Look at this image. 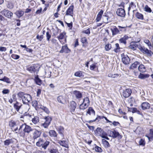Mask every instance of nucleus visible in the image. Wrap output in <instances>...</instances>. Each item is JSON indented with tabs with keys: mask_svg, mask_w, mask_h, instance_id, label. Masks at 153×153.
Here are the masks:
<instances>
[{
	"mask_svg": "<svg viewBox=\"0 0 153 153\" xmlns=\"http://www.w3.org/2000/svg\"><path fill=\"white\" fill-rule=\"evenodd\" d=\"M76 103L74 101H71L69 103V107L71 112L74 111L76 107Z\"/></svg>",
	"mask_w": 153,
	"mask_h": 153,
	"instance_id": "15",
	"label": "nucleus"
},
{
	"mask_svg": "<svg viewBox=\"0 0 153 153\" xmlns=\"http://www.w3.org/2000/svg\"><path fill=\"white\" fill-rule=\"evenodd\" d=\"M151 51L150 50H148L147 48L145 49V51L144 53L146 54L148 56H151Z\"/></svg>",
	"mask_w": 153,
	"mask_h": 153,
	"instance_id": "43",
	"label": "nucleus"
},
{
	"mask_svg": "<svg viewBox=\"0 0 153 153\" xmlns=\"http://www.w3.org/2000/svg\"><path fill=\"white\" fill-rule=\"evenodd\" d=\"M32 131L33 129L30 126L24 124L20 126L18 130V134L20 137H24L25 133L28 134Z\"/></svg>",
	"mask_w": 153,
	"mask_h": 153,
	"instance_id": "1",
	"label": "nucleus"
},
{
	"mask_svg": "<svg viewBox=\"0 0 153 153\" xmlns=\"http://www.w3.org/2000/svg\"><path fill=\"white\" fill-rule=\"evenodd\" d=\"M88 106L86 105V104L82 103L79 105V107L80 109L84 110L86 109Z\"/></svg>",
	"mask_w": 153,
	"mask_h": 153,
	"instance_id": "36",
	"label": "nucleus"
},
{
	"mask_svg": "<svg viewBox=\"0 0 153 153\" xmlns=\"http://www.w3.org/2000/svg\"><path fill=\"white\" fill-rule=\"evenodd\" d=\"M22 100L23 104L28 105V103L32 100V97L28 94H25Z\"/></svg>",
	"mask_w": 153,
	"mask_h": 153,
	"instance_id": "5",
	"label": "nucleus"
},
{
	"mask_svg": "<svg viewBox=\"0 0 153 153\" xmlns=\"http://www.w3.org/2000/svg\"><path fill=\"white\" fill-rule=\"evenodd\" d=\"M119 135V133L115 130L110 131V136L113 138H116Z\"/></svg>",
	"mask_w": 153,
	"mask_h": 153,
	"instance_id": "22",
	"label": "nucleus"
},
{
	"mask_svg": "<svg viewBox=\"0 0 153 153\" xmlns=\"http://www.w3.org/2000/svg\"><path fill=\"white\" fill-rule=\"evenodd\" d=\"M0 80L6 82L7 83H11V81L10 79L7 77H4L3 78H0Z\"/></svg>",
	"mask_w": 153,
	"mask_h": 153,
	"instance_id": "41",
	"label": "nucleus"
},
{
	"mask_svg": "<svg viewBox=\"0 0 153 153\" xmlns=\"http://www.w3.org/2000/svg\"><path fill=\"white\" fill-rule=\"evenodd\" d=\"M103 11L102 10H101L99 12L96 19L97 22H98L102 18V16L103 14Z\"/></svg>",
	"mask_w": 153,
	"mask_h": 153,
	"instance_id": "27",
	"label": "nucleus"
},
{
	"mask_svg": "<svg viewBox=\"0 0 153 153\" xmlns=\"http://www.w3.org/2000/svg\"><path fill=\"white\" fill-rule=\"evenodd\" d=\"M133 6H134L135 7L136 6L134 4V2H131L130 3L129 6L128 7V14H129V11L130 10L131 7Z\"/></svg>",
	"mask_w": 153,
	"mask_h": 153,
	"instance_id": "57",
	"label": "nucleus"
},
{
	"mask_svg": "<svg viewBox=\"0 0 153 153\" xmlns=\"http://www.w3.org/2000/svg\"><path fill=\"white\" fill-rule=\"evenodd\" d=\"M139 144L140 145L144 146L145 144L144 140L143 139H141L139 142Z\"/></svg>",
	"mask_w": 153,
	"mask_h": 153,
	"instance_id": "51",
	"label": "nucleus"
},
{
	"mask_svg": "<svg viewBox=\"0 0 153 153\" xmlns=\"http://www.w3.org/2000/svg\"><path fill=\"white\" fill-rule=\"evenodd\" d=\"M48 150L50 153H59L58 149L53 145H51L49 147Z\"/></svg>",
	"mask_w": 153,
	"mask_h": 153,
	"instance_id": "17",
	"label": "nucleus"
},
{
	"mask_svg": "<svg viewBox=\"0 0 153 153\" xmlns=\"http://www.w3.org/2000/svg\"><path fill=\"white\" fill-rule=\"evenodd\" d=\"M111 48V44H107L105 46V50L106 51H109Z\"/></svg>",
	"mask_w": 153,
	"mask_h": 153,
	"instance_id": "46",
	"label": "nucleus"
},
{
	"mask_svg": "<svg viewBox=\"0 0 153 153\" xmlns=\"http://www.w3.org/2000/svg\"><path fill=\"white\" fill-rule=\"evenodd\" d=\"M49 135L51 137H57V133L54 130H50L49 131Z\"/></svg>",
	"mask_w": 153,
	"mask_h": 153,
	"instance_id": "32",
	"label": "nucleus"
},
{
	"mask_svg": "<svg viewBox=\"0 0 153 153\" xmlns=\"http://www.w3.org/2000/svg\"><path fill=\"white\" fill-rule=\"evenodd\" d=\"M38 102L36 100H33L32 102V106L36 108L37 106Z\"/></svg>",
	"mask_w": 153,
	"mask_h": 153,
	"instance_id": "53",
	"label": "nucleus"
},
{
	"mask_svg": "<svg viewBox=\"0 0 153 153\" xmlns=\"http://www.w3.org/2000/svg\"><path fill=\"white\" fill-rule=\"evenodd\" d=\"M16 140L14 138L7 139L4 141V145L5 146H8L10 144L15 142Z\"/></svg>",
	"mask_w": 153,
	"mask_h": 153,
	"instance_id": "18",
	"label": "nucleus"
},
{
	"mask_svg": "<svg viewBox=\"0 0 153 153\" xmlns=\"http://www.w3.org/2000/svg\"><path fill=\"white\" fill-rule=\"evenodd\" d=\"M46 36L47 40L49 41V40L50 39L51 37V34H49V32L48 31H47L46 32Z\"/></svg>",
	"mask_w": 153,
	"mask_h": 153,
	"instance_id": "60",
	"label": "nucleus"
},
{
	"mask_svg": "<svg viewBox=\"0 0 153 153\" xmlns=\"http://www.w3.org/2000/svg\"><path fill=\"white\" fill-rule=\"evenodd\" d=\"M144 9L145 11L148 13H151L152 11L150 8L147 5L145 6Z\"/></svg>",
	"mask_w": 153,
	"mask_h": 153,
	"instance_id": "45",
	"label": "nucleus"
},
{
	"mask_svg": "<svg viewBox=\"0 0 153 153\" xmlns=\"http://www.w3.org/2000/svg\"><path fill=\"white\" fill-rule=\"evenodd\" d=\"M95 150L96 152H101L102 151V149L100 147L98 146H96L95 148Z\"/></svg>",
	"mask_w": 153,
	"mask_h": 153,
	"instance_id": "58",
	"label": "nucleus"
},
{
	"mask_svg": "<svg viewBox=\"0 0 153 153\" xmlns=\"http://www.w3.org/2000/svg\"><path fill=\"white\" fill-rule=\"evenodd\" d=\"M24 11L21 9H19L16 11L15 13V14L16 15L18 18H20L24 15Z\"/></svg>",
	"mask_w": 153,
	"mask_h": 153,
	"instance_id": "25",
	"label": "nucleus"
},
{
	"mask_svg": "<svg viewBox=\"0 0 153 153\" xmlns=\"http://www.w3.org/2000/svg\"><path fill=\"white\" fill-rule=\"evenodd\" d=\"M128 47L129 48L133 50H136L137 48L136 44L134 42H132Z\"/></svg>",
	"mask_w": 153,
	"mask_h": 153,
	"instance_id": "30",
	"label": "nucleus"
},
{
	"mask_svg": "<svg viewBox=\"0 0 153 153\" xmlns=\"http://www.w3.org/2000/svg\"><path fill=\"white\" fill-rule=\"evenodd\" d=\"M82 33H85V34L89 35L90 33V28H88L86 30H83Z\"/></svg>",
	"mask_w": 153,
	"mask_h": 153,
	"instance_id": "50",
	"label": "nucleus"
},
{
	"mask_svg": "<svg viewBox=\"0 0 153 153\" xmlns=\"http://www.w3.org/2000/svg\"><path fill=\"white\" fill-rule=\"evenodd\" d=\"M141 106L143 110H145L149 108L150 104L147 102H144L141 104Z\"/></svg>",
	"mask_w": 153,
	"mask_h": 153,
	"instance_id": "21",
	"label": "nucleus"
},
{
	"mask_svg": "<svg viewBox=\"0 0 153 153\" xmlns=\"http://www.w3.org/2000/svg\"><path fill=\"white\" fill-rule=\"evenodd\" d=\"M121 56L122 58V60L123 64L127 65L129 63L130 60L127 55L122 53L121 54Z\"/></svg>",
	"mask_w": 153,
	"mask_h": 153,
	"instance_id": "7",
	"label": "nucleus"
},
{
	"mask_svg": "<svg viewBox=\"0 0 153 153\" xmlns=\"http://www.w3.org/2000/svg\"><path fill=\"white\" fill-rule=\"evenodd\" d=\"M11 57L13 59H17L20 57V56L19 55L15 54H13L11 55Z\"/></svg>",
	"mask_w": 153,
	"mask_h": 153,
	"instance_id": "54",
	"label": "nucleus"
},
{
	"mask_svg": "<svg viewBox=\"0 0 153 153\" xmlns=\"http://www.w3.org/2000/svg\"><path fill=\"white\" fill-rule=\"evenodd\" d=\"M57 130L59 134H61L62 137L64 136L63 133L64 132V129L63 127L61 126L58 127L57 128Z\"/></svg>",
	"mask_w": 153,
	"mask_h": 153,
	"instance_id": "29",
	"label": "nucleus"
},
{
	"mask_svg": "<svg viewBox=\"0 0 153 153\" xmlns=\"http://www.w3.org/2000/svg\"><path fill=\"white\" fill-rule=\"evenodd\" d=\"M58 101L61 103H63V97L62 96H59L57 98Z\"/></svg>",
	"mask_w": 153,
	"mask_h": 153,
	"instance_id": "52",
	"label": "nucleus"
},
{
	"mask_svg": "<svg viewBox=\"0 0 153 153\" xmlns=\"http://www.w3.org/2000/svg\"><path fill=\"white\" fill-rule=\"evenodd\" d=\"M104 17L103 18L104 20V22L106 24H108L109 22H111V20L110 17L108 16L105 15H104Z\"/></svg>",
	"mask_w": 153,
	"mask_h": 153,
	"instance_id": "31",
	"label": "nucleus"
},
{
	"mask_svg": "<svg viewBox=\"0 0 153 153\" xmlns=\"http://www.w3.org/2000/svg\"><path fill=\"white\" fill-rule=\"evenodd\" d=\"M65 23L66 24H67V26L70 28V30H71L72 29V25H73V23L72 22H71L70 23H68L67 22H65Z\"/></svg>",
	"mask_w": 153,
	"mask_h": 153,
	"instance_id": "63",
	"label": "nucleus"
},
{
	"mask_svg": "<svg viewBox=\"0 0 153 153\" xmlns=\"http://www.w3.org/2000/svg\"><path fill=\"white\" fill-rule=\"evenodd\" d=\"M116 13L118 16L121 17H125L126 15L124 10L122 8L118 9Z\"/></svg>",
	"mask_w": 153,
	"mask_h": 153,
	"instance_id": "10",
	"label": "nucleus"
},
{
	"mask_svg": "<svg viewBox=\"0 0 153 153\" xmlns=\"http://www.w3.org/2000/svg\"><path fill=\"white\" fill-rule=\"evenodd\" d=\"M84 73L82 71H78L75 73L74 75L76 76H84Z\"/></svg>",
	"mask_w": 153,
	"mask_h": 153,
	"instance_id": "38",
	"label": "nucleus"
},
{
	"mask_svg": "<svg viewBox=\"0 0 153 153\" xmlns=\"http://www.w3.org/2000/svg\"><path fill=\"white\" fill-rule=\"evenodd\" d=\"M65 35V33H62L60 34L59 35L57 38L59 40L62 39L64 38Z\"/></svg>",
	"mask_w": 153,
	"mask_h": 153,
	"instance_id": "48",
	"label": "nucleus"
},
{
	"mask_svg": "<svg viewBox=\"0 0 153 153\" xmlns=\"http://www.w3.org/2000/svg\"><path fill=\"white\" fill-rule=\"evenodd\" d=\"M115 46L116 48L114 50V51L116 53H117L119 51L120 49V48L119 47V44L118 43H116L115 44Z\"/></svg>",
	"mask_w": 153,
	"mask_h": 153,
	"instance_id": "47",
	"label": "nucleus"
},
{
	"mask_svg": "<svg viewBox=\"0 0 153 153\" xmlns=\"http://www.w3.org/2000/svg\"><path fill=\"white\" fill-rule=\"evenodd\" d=\"M95 133L96 135L100 136L102 137H104V134L105 133L102 129L99 128H97L96 130L95 131Z\"/></svg>",
	"mask_w": 153,
	"mask_h": 153,
	"instance_id": "8",
	"label": "nucleus"
},
{
	"mask_svg": "<svg viewBox=\"0 0 153 153\" xmlns=\"http://www.w3.org/2000/svg\"><path fill=\"white\" fill-rule=\"evenodd\" d=\"M74 9L73 5H71L69 7L66 11L65 15H70L71 16H73V11Z\"/></svg>",
	"mask_w": 153,
	"mask_h": 153,
	"instance_id": "16",
	"label": "nucleus"
},
{
	"mask_svg": "<svg viewBox=\"0 0 153 153\" xmlns=\"http://www.w3.org/2000/svg\"><path fill=\"white\" fill-rule=\"evenodd\" d=\"M25 94L23 93L22 92H19L17 94V95L20 98H22V97H23V96Z\"/></svg>",
	"mask_w": 153,
	"mask_h": 153,
	"instance_id": "62",
	"label": "nucleus"
},
{
	"mask_svg": "<svg viewBox=\"0 0 153 153\" xmlns=\"http://www.w3.org/2000/svg\"><path fill=\"white\" fill-rule=\"evenodd\" d=\"M32 122L34 124H36L39 122V118L37 116H35L33 118H32Z\"/></svg>",
	"mask_w": 153,
	"mask_h": 153,
	"instance_id": "35",
	"label": "nucleus"
},
{
	"mask_svg": "<svg viewBox=\"0 0 153 153\" xmlns=\"http://www.w3.org/2000/svg\"><path fill=\"white\" fill-rule=\"evenodd\" d=\"M40 68L39 66L37 65H33L30 66H28L27 70L31 73L37 72Z\"/></svg>",
	"mask_w": 153,
	"mask_h": 153,
	"instance_id": "3",
	"label": "nucleus"
},
{
	"mask_svg": "<svg viewBox=\"0 0 153 153\" xmlns=\"http://www.w3.org/2000/svg\"><path fill=\"white\" fill-rule=\"evenodd\" d=\"M44 37V36L43 35H41L40 36H39V35H37L36 37V38L39 39V41H41L43 39Z\"/></svg>",
	"mask_w": 153,
	"mask_h": 153,
	"instance_id": "56",
	"label": "nucleus"
},
{
	"mask_svg": "<svg viewBox=\"0 0 153 153\" xmlns=\"http://www.w3.org/2000/svg\"><path fill=\"white\" fill-rule=\"evenodd\" d=\"M9 126L11 128L13 131H16L18 130V128L16 126V123L13 121H11L9 123Z\"/></svg>",
	"mask_w": 153,
	"mask_h": 153,
	"instance_id": "12",
	"label": "nucleus"
},
{
	"mask_svg": "<svg viewBox=\"0 0 153 153\" xmlns=\"http://www.w3.org/2000/svg\"><path fill=\"white\" fill-rule=\"evenodd\" d=\"M22 104L16 101V102L13 104V106L15 109L16 111L18 112L21 107L22 106Z\"/></svg>",
	"mask_w": 153,
	"mask_h": 153,
	"instance_id": "23",
	"label": "nucleus"
},
{
	"mask_svg": "<svg viewBox=\"0 0 153 153\" xmlns=\"http://www.w3.org/2000/svg\"><path fill=\"white\" fill-rule=\"evenodd\" d=\"M146 136L148 138L149 141L153 140V128L150 129L149 134L146 135Z\"/></svg>",
	"mask_w": 153,
	"mask_h": 153,
	"instance_id": "24",
	"label": "nucleus"
},
{
	"mask_svg": "<svg viewBox=\"0 0 153 153\" xmlns=\"http://www.w3.org/2000/svg\"><path fill=\"white\" fill-rule=\"evenodd\" d=\"M7 7L9 9H11L13 8L14 6L13 3L10 1H7Z\"/></svg>",
	"mask_w": 153,
	"mask_h": 153,
	"instance_id": "40",
	"label": "nucleus"
},
{
	"mask_svg": "<svg viewBox=\"0 0 153 153\" xmlns=\"http://www.w3.org/2000/svg\"><path fill=\"white\" fill-rule=\"evenodd\" d=\"M50 142L40 138L36 143V145L38 147H42L44 150H46L49 145Z\"/></svg>",
	"mask_w": 153,
	"mask_h": 153,
	"instance_id": "2",
	"label": "nucleus"
},
{
	"mask_svg": "<svg viewBox=\"0 0 153 153\" xmlns=\"http://www.w3.org/2000/svg\"><path fill=\"white\" fill-rule=\"evenodd\" d=\"M88 114L90 116L89 117L90 119H93L95 116V112L92 107H89L87 112V114Z\"/></svg>",
	"mask_w": 153,
	"mask_h": 153,
	"instance_id": "9",
	"label": "nucleus"
},
{
	"mask_svg": "<svg viewBox=\"0 0 153 153\" xmlns=\"http://www.w3.org/2000/svg\"><path fill=\"white\" fill-rule=\"evenodd\" d=\"M144 42L149 47V48L150 49V47H152V46L151 44L149 41L148 39H145L144 40Z\"/></svg>",
	"mask_w": 153,
	"mask_h": 153,
	"instance_id": "49",
	"label": "nucleus"
},
{
	"mask_svg": "<svg viewBox=\"0 0 153 153\" xmlns=\"http://www.w3.org/2000/svg\"><path fill=\"white\" fill-rule=\"evenodd\" d=\"M138 69L139 71L142 72H144L146 70V68L144 65L140 64L138 67Z\"/></svg>",
	"mask_w": 153,
	"mask_h": 153,
	"instance_id": "26",
	"label": "nucleus"
},
{
	"mask_svg": "<svg viewBox=\"0 0 153 153\" xmlns=\"http://www.w3.org/2000/svg\"><path fill=\"white\" fill-rule=\"evenodd\" d=\"M70 51V50L68 48L67 45H65L64 46H62L61 50L59 51V52L61 53H68Z\"/></svg>",
	"mask_w": 153,
	"mask_h": 153,
	"instance_id": "19",
	"label": "nucleus"
},
{
	"mask_svg": "<svg viewBox=\"0 0 153 153\" xmlns=\"http://www.w3.org/2000/svg\"><path fill=\"white\" fill-rule=\"evenodd\" d=\"M83 103H84V104H86V105H88V106L89 104V98L86 97L84 99Z\"/></svg>",
	"mask_w": 153,
	"mask_h": 153,
	"instance_id": "44",
	"label": "nucleus"
},
{
	"mask_svg": "<svg viewBox=\"0 0 153 153\" xmlns=\"http://www.w3.org/2000/svg\"><path fill=\"white\" fill-rule=\"evenodd\" d=\"M73 96L79 100H80V99L82 97V93L79 91H74L73 92Z\"/></svg>",
	"mask_w": 153,
	"mask_h": 153,
	"instance_id": "14",
	"label": "nucleus"
},
{
	"mask_svg": "<svg viewBox=\"0 0 153 153\" xmlns=\"http://www.w3.org/2000/svg\"><path fill=\"white\" fill-rule=\"evenodd\" d=\"M135 15L136 18L138 19L143 20L144 19L143 15L138 12L136 13Z\"/></svg>",
	"mask_w": 153,
	"mask_h": 153,
	"instance_id": "33",
	"label": "nucleus"
},
{
	"mask_svg": "<svg viewBox=\"0 0 153 153\" xmlns=\"http://www.w3.org/2000/svg\"><path fill=\"white\" fill-rule=\"evenodd\" d=\"M120 33H121L122 32H125L126 31V27H121L120 26H118Z\"/></svg>",
	"mask_w": 153,
	"mask_h": 153,
	"instance_id": "42",
	"label": "nucleus"
},
{
	"mask_svg": "<svg viewBox=\"0 0 153 153\" xmlns=\"http://www.w3.org/2000/svg\"><path fill=\"white\" fill-rule=\"evenodd\" d=\"M111 30L112 33V35L113 36L117 34H121V33H120L118 28H117L115 26H114L111 28Z\"/></svg>",
	"mask_w": 153,
	"mask_h": 153,
	"instance_id": "11",
	"label": "nucleus"
},
{
	"mask_svg": "<svg viewBox=\"0 0 153 153\" xmlns=\"http://www.w3.org/2000/svg\"><path fill=\"white\" fill-rule=\"evenodd\" d=\"M140 64V63L137 62L136 61L134 63L132 64L130 67L131 69H133L137 67V65Z\"/></svg>",
	"mask_w": 153,
	"mask_h": 153,
	"instance_id": "39",
	"label": "nucleus"
},
{
	"mask_svg": "<svg viewBox=\"0 0 153 153\" xmlns=\"http://www.w3.org/2000/svg\"><path fill=\"white\" fill-rule=\"evenodd\" d=\"M131 93V91L130 89H126L123 91L122 95L125 98H127L130 95Z\"/></svg>",
	"mask_w": 153,
	"mask_h": 153,
	"instance_id": "13",
	"label": "nucleus"
},
{
	"mask_svg": "<svg viewBox=\"0 0 153 153\" xmlns=\"http://www.w3.org/2000/svg\"><path fill=\"white\" fill-rule=\"evenodd\" d=\"M119 42L120 43H123L125 45L126 43V41L125 40L123 37L120 39H119Z\"/></svg>",
	"mask_w": 153,
	"mask_h": 153,
	"instance_id": "59",
	"label": "nucleus"
},
{
	"mask_svg": "<svg viewBox=\"0 0 153 153\" xmlns=\"http://www.w3.org/2000/svg\"><path fill=\"white\" fill-rule=\"evenodd\" d=\"M58 143L61 145L65 148H68V143L66 141L59 140L58 142Z\"/></svg>",
	"mask_w": 153,
	"mask_h": 153,
	"instance_id": "28",
	"label": "nucleus"
},
{
	"mask_svg": "<svg viewBox=\"0 0 153 153\" xmlns=\"http://www.w3.org/2000/svg\"><path fill=\"white\" fill-rule=\"evenodd\" d=\"M34 81L36 84L40 85L42 84V80L39 77H35Z\"/></svg>",
	"mask_w": 153,
	"mask_h": 153,
	"instance_id": "34",
	"label": "nucleus"
},
{
	"mask_svg": "<svg viewBox=\"0 0 153 153\" xmlns=\"http://www.w3.org/2000/svg\"><path fill=\"white\" fill-rule=\"evenodd\" d=\"M45 120L44 123L41 124V126H43L45 128H47L50 124L51 121L52 120V118L51 117L48 116L45 117L44 118Z\"/></svg>",
	"mask_w": 153,
	"mask_h": 153,
	"instance_id": "4",
	"label": "nucleus"
},
{
	"mask_svg": "<svg viewBox=\"0 0 153 153\" xmlns=\"http://www.w3.org/2000/svg\"><path fill=\"white\" fill-rule=\"evenodd\" d=\"M102 142L103 145L105 148H107L110 146L109 143L105 139H102Z\"/></svg>",
	"mask_w": 153,
	"mask_h": 153,
	"instance_id": "37",
	"label": "nucleus"
},
{
	"mask_svg": "<svg viewBox=\"0 0 153 153\" xmlns=\"http://www.w3.org/2000/svg\"><path fill=\"white\" fill-rule=\"evenodd\" d=\"M87 41V39L85 37L82 38L81 39V42L82 43H85Z\"/></svg>",
	"mask_w": 153,
	"mask_h": 153,
	"instance_id": "64",
	"label": "nucleus"
},
{
	"mask_svg": "<svg viewBox=\"0 0 153 153\" xmlns=\"http://www.w3.org/2000/svg\"><path fill=\"white\" fill-rule=\"evenodd\" d=\"M41 132L37 130H35L33 134V137L35 140L40 137L41 134Z\"/></svg>",
	"mask_w": 153,
	"mask_h": 153,
	"instance_id": "20",
	"label": "nucleus"
},
{
	"mask_svg": "<svg viewBox=\"0 0 153 153\" xmlns=\"http://www.w3.org/2000/svg\"><path fill=\"white\" fill-rule=\"evenodd\" d=\"M1 13L5 17L9 19H11L13 16V13L12 12L6 9L1 11Z\"/></svg>",
	"mask_w": 153,
	"mask_h": 153,
	"instance_id": "6",
	"label": "nucleus"
},
{
	"mask_svg": "<svg viewBox=\"0 0 153 153\" xmlns=\"http://www.w3.org/2000/svg\"><path fill=\"white\" fill-rule=\"evenodd\" d=\"M3 94H8L10 93V91L8 89H4L2 92Z\"/></svg>",
	"mask_w": 153,
	"mask_h": 153,
	"instance_id": "61",
	"label": "nucleus"
},
{
	"mask_svg": "<svg viewBox=\"0 0 153 153\" xmlns=\"http://www.w3.org/2000/svg\"><path fill=\"white\" fill-rule=\"evenodd\" d=\"M47 114H48L49 113V111L48 109L46 107L43 106L41 108Z\"/></svg>",
	"mask_w": 153,
	"mask_h": 153,
	"instance_id": "55",
	"label": "nucleus"
}]
</instances>
